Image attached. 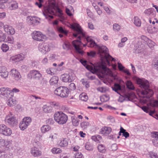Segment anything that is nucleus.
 <instances>
[{
	"instance_id": "f257e3e1",
	"label": "nucleus",
	"mask_w": 158,
	"mask_h": 158,
	"mask_svg": "<svg viewBox=\"0 0 158 158\" xmlns=\"http://www.w3.org/2000/svg\"><path fill=\"white\" fill-rule=\"evenodd\" d=\"M87 45L89 47L94 48L98 49V54L99 55L102 62L106 61L108 64H110L109 61H115L116 59L111 56L109 53L108 50L106 47L104 46H99L93 40H87Z\"/></svg>"
},
{
	"instance_id": "f03ea898",
	"label": "nucleus",
	"mask_w": 158,
	"mask_h": 158,
	"mask_svg": "<svg viewBox=\"0 0 158 158\" xmlns=\"http://www.w3.org/2000/svg\"><path fill=\"white\" fill-rule=\"evenodd\" d=\"M81 62L82 64L88 70L93 73H97L98 77L100 78L104 77L106 75H108L111 77H113L111 71L106 67V65L102 64L100 66H95L93 65L90 66L86 64V61L82 60Z\"/></svg>"
},
{
	"instance_id": "7ed1b4c3",
	"label": "nucleus",
	"mask_w": 158,
	"mask_h": 158,
	"mask_svg": "<svg viewBox=\"0 0 158 158\" xmlns=\"http://www.w3.org/2000/svg\"><path fill=\"white\" fill-rule=\"evenodd\" d=\"M136 81L139 86L144 89V90L139 91L138 94L140 97L142 98H149L153 94L152 90L149 89V82L145 79L136 78Z\"/></svg>"
},
{
	"instance_id": "20e7f679",
	"label": "nucleus",
	"mask_w": 158,
	"mask_h": 158,
	"mask_svg": "<svg viewBox=\"0 0 158 158\" xmlns=\"http://www.w3.org/2000/svg\"><path fill=\"white\" fill-rule=\"evenodd\" d=\"M54 119L55 121L59 124L65 123L68 121V116L61 111L56 112L54 114Z\"/></svg>"
},
{
	"instance_id": "39448f33",
	"label": "nucleus",
	"mask_w": 158,
	"mask_h": 158,
	"mask_svg": "<svg viewBox=\"0 0 158 158\" xmlns=\"http://www.w3.org/2000/svg\"><path fill=\"white\" fill-rule=\"evenodd\" d=\"M71 28L76 31L78 33L77 34L74 33L73 35L75 37H77L79 38V40L81 39L89 40V38L86 37L85 35L82 32V29L79 25L76 23H74L71 25Z\"/></svg>"
},
{
	"instance_id": "423d86ee",
	"label": "nucleus",
	"mask_w": 158,
	"mask_h": 158,
	"mask_svg": "<svg viewBox=\"0 0 158 158\" xmlns=\"http://www.w3.org/2000/svg\"><path fill=\"white\" fill-rule=\"evenodd\" d=\"M69 89L66 87L60 86L56 89L54 91L55 95L62 98H66L69 94Z\"/></svg>"
},
{
	"instance_id": "0eeeda50",
	"label": "nucleus",
	"mask_w": 158,
	"mask_h": 158,
	"mask_svg": "<svg viewBox=\"0 0 158 158\" xmlns=\"http://www.w3.org/2000/svg\"><path fill=\"white\" fill-rule=\"evenodd\" d=\"M11 129L4 124H0V134L6 136H10L12 134Z\"/></svg>"
},
{
	"instance_id": "6e6552de",
	"label": "nucleus",
	"mask_w": 158,
	"mask_h": 158,
	"mask_svg": "<svg viewBox=\"0 0 158 158\" xmlns=\"http://www.w3.org/2000/svg\"><path fill=\"white\" fill-rule=\"evenodd\" d=\"M72 45L74 47L76 53L82 55L84 51L82 49V43L80 40H73Z\"/></svg>"
},
{
	"instance_id": "1a4fd4ad",
	"label": "nucleus",
	"mask_w": 158,
	"mask_h": 158,
	"mask_svg": "<svg viewBox=\"0 0 158 158\" xmlns=\"http://www.w3.org/2000/svg\"><path fill=\"white\" fill-rule=\"evenodd\" d=\"M31 122V119L29 117L23 118L19 124V128L22 131H24L27 128Z\"/></svg>"
},
{
	"instance_id": "9d476101",
	"label": "nucleus",
	"mask_w": 158,
	"mask_h": 158,
	"mask_svg": "<svg viewBox=\"0 0 158 158\" xmlns=\"http://www.w3.org/2000/svg\"><path fill=\"white\" fill-rule=\"evenodd\" d=\"M4 122L6 124L11 126H14L17 123L15 118L11 114L6 116L5 118Z\"/></svg>"
},
{
	"instance_id": "9b49d317",
	"label": "nucleus",
	"mask_w": 158,
	"mask_h": 158,
	"mask_svg": "<svg viewBox=\"0 0 158 158\" xmlns=\"http://www.w3.org/2000/svg\"><path fill=\"white\" fill-rule=\"evenodd\" d=\"M28 77L30 78L40 80L42 77V74L37 70H33L31 71L28 75Z\"/></svg>"
},
{
	"instance_id": "f8f14e48",
	"label": "nucleus",
	"mask_w": 158,
	"mask_h": 158,
	"mask_svg": "<svg viewBox=\"0 0 158 158\" xmlns=\"http://www.w3.org/2000/svg\"><path fill=\"white\" fill-rule=\"evenodd\" d=\"M43 14L47 19L51 20L53 18L52 15L54 14V12L53 9L48 8L44 9Z\"/></svg>"
},
{
	"instance_id": "ddd939ff",
	"label": "nucleus",
	"mask_w": 158,
	"mask_h": 158,
	"mask_svg": "<svg viewBox=\"0 0 158 158\" xmlns=\"http://www.w3.org/2000/svg\"><path fill=\"white\" fill-rule=\"evenodd\" d=\"M75 78L74 74L71 73L69 74H64L62 75V81L64 82H71Z\"/></svg>"
},
{
	"instance_id": "4468645a",
	"label": "nucleus",
	"mask_w": 158,
	"mask_h": 158,
	"mask_svg": "<svg viewBox=\"0 0 158 158\" xmlns=\"http://www.w3.org/2000/svg\"><path fill=\"white\" fill-rule=\"evenodd\" d=\"M31 36L33 40L45 39L46 35L40 31H34L31 34Z\"/></svg>"
},
{
	"instance_id": "2eb2a0df",
	"label": "nucleus",
	"mask_w": 158,
	"mask_h": 158,
	"mask_svg": "<svg viewBox=\"0 0 158 158\" xmlns=\"http://www.w3.org/2000/svg\"><path fill=\"white\" fill-rule=\"evenodd\" d=\"M30 153L32 156L35 157H38L42 155L41 151L36 147H33L31 148Z\"/></svg>"
},
{
	"instance_id": "dca6fc26",
	"label": "nucleus",
	"mask_w": 158,
	"mask_h": 158,
	"mask_svg": "<svg viewBox=\"0 0 158 158\" xmlns=\"http://www.w3.org/2000/svg\"><path fill=\"white\" fill-rule=\"evenodd\" d=\"M10 89L7 88L2 87L0 89V97L3 98L9 96L10 94Z\"/></svg>"
},
{
	"instance_id": "f3484780",
	"label": "nucleus",
	"mask_w": 158,
	"mask_h": 158,
	"mask_svg": "<svg viewBox=\"0 0 158 158\" xmlns=\"http://www.w3.org/2000/svg\"><path fill=\"white\" fill-rule=\"evenodd\" d=\"M38 49L39 51L43 54H45L50 50L48 45L45 43L39 44Z\"/></svg>"
},
{
	"instance_id": "a211bd4d",
	"label": "nucleus",
	"mask_w": 158,
	"mask_h": 158,
	"mask_svg": "<svg viewBox=\"0 0 158 158\" xmlns=\"http://www.w3.org/2000/svg\"><path fill=\"white\" fill-rule=\"evenodd\" d=\"M10 74L13 79L16 80L20 79L21 77L20 73L15 69H12L11 70Z\"/></svg>"
},
{
	"instance_id": "6ab92c4d",
	"label": "nucleus",
	"mask_w": 158,
	"mask_h": 158,
	"mask_svg": "<svg viewBox=\"0 0 158 158\" xmlns=\"http://www.w3.org/2000/svg\"><path fill=\"white\" fill-rule=\"evenodd\" d=\"M24 58V55L23 54H18L11 56L10 60L15 62H18L23 60Z\"/></svg>"
},
{
	"instance_id": "aec40b11",
	"label": "nucleus",
	"mask_w": 158,
	"mask_h": 158,
	"mask_svg": "<svg viewBox=\"0 0 158 158\" xmlns=\"http://www.w3.org/2000/svg\"><path fill=\"white\" fill-rule=\"evenodd\" d=\"M3 28L5 31L8 34L13 35L15 33V29L10 25H5Z\"/></svg>"
},
{
	"instance_id": "412c9836",
	"label": "nucleus",
	"mask_w": 158,
	"mask_h": 158,
	"mask_svg": "<svg viewBox=\"0 0 158 158\" xmlns=\"http://www.w3.org/2000/svg\"><path fill=\"white\" fill-rule=\"evenodd\" d=\"M8 75V73L6 68L4 66L0 67V76L2 77L6 78Z\"/></svg>"
},
{
	"instance_id": "4be33fe9",
	"label": "nucleus",
	"mask_w": 158,
	"mask_h": 158,
	"mask_svg": "<svg viewBox=\"0 0 158 158\" xmlns=\"http://www.w3.org/2000/svg\"><path fill=\"white\" fill-rule=\"evenodd\" d=\"M27 19L32 24H37L40 23L38 19L35 16H28Z\"/></svg>"
},
{
	"instance_id": "5701e85b",
	"label": "nucleus",
	"mask_w": 158,
	"mask_h": 158,
	"mask_svg": "<svg viewBox=\"0 0 158 158\" xmlns=\"http://www.w3.org/2000/svg\"><path fill=\"white\" fill-rule=\"evenodd\" d=\"M132 21L136 27H140L141 25V21L140 18L137 16H135L132 19Z\"/></svg>"
},
{
	"instance_id": "b1692460",
	"label": "nucleus",
	"mask_w": 158,
	"mask_h": 158,
	"mask_svg": "<svg viewBox=\"0 0 158 158\" xmlns=\"http://www.w3.org/2000/svg\"><path fill=\"white\" fill-rule=\"evenodd\" d=\"M111 131V129L110 127H104L101 129L100 132L101 134L103 135H108L110 133Z\"/></svg>"
},
{
	"instance_id": "393cba45",
	"label": "nucleus",
	"mask_w": 158,
	"mask_h": 158,
	"mask_svg": "<svg viewBox=\"0 0 158 158\" xmlns=\"http://www.w3.org/2000/svg\"><path fill=\"white\" fill-rule=\"evenodd\" d=\"M68 140L66 138H62L59 143V146L61 147H65L68 145Z\"/></svg>"
},
{
	"instance_id": "a878e982",
	"label": "nucleus",
	"mask_w": 158,
	"mask_h": 158,
	"mask_svg": "<svg viewBox=\"0 0 158 158\" xmlns=\"http://www.w3.org/2000/svg\"><path fill=\"white\" fill-rule=\"evenodd\" d=\"M42 109L43 111L45 113H50L52 112V107L50 106L47 105H44Z\"/></svg>"
},
{
	"instance_id": "bb28decb",
	"label": "nucleus",
	"mask_w": 158,
	"mask_h": 158,
	"mask_svg": "<svg viewBox=\"0 0 158 158\" xmlns=\"http://www.w3.org/2000/svg\"><path fill=\"white\" fill-rule=\"evenodd\" d=\"M71 119L72 124L73 126L76 127L78 125L79 120L76 117L75 115L71 116Z\"/></svg>"
},
{
	"instance_id": "cd10ccee",
	"label": "nucleus",
	"mask_w": 158,
	"mask_h": 158,
	"mask_svg": "<svg viewBox=\"0 0 158 158\" xmlns=\"http://www.w3.org/2000/svg\"><path fill=\"white\" fill-rule=\"evenodd\" d=\"M10 142L8 140H6L3 139H0V146L1 147L7 146L10 144Z\"/></svg>"
},
{
	"instance_id": "c85d7f7f",
	"label": "nucleus",
	"mask_w": 158,
	"mask_h": 158,
	"mask_svg": "<svg viewBox=\"0 0 158 158\" xmlns=\"http://www.w3.org/2000/svg\"><path fill=\"white\" fill-rule=\"evenodd\" d=\"M51 129V127L48 125H44L41 128V131L42 133H44Z\"/></svg>"
},
{
	"instance_id": "c756f323",
	"label": "nucleus",
	"mask_w": 158,
	"mask_h": 158,
	"mask_svg": "<svg viewBox=\"0 0 158 158\" xmlns=\"http://www.w3.org/2000/svg\"><path fill=\"white\" fill-rule=\"evenodd\" d=\"M7 103L10 106H13L16 104V100L13 97H10L7 101Z\"/></svg>"
},
{
	"instance_id": "7c9ffc66",
	"label": "nucleus",
	"mask_w": 158,
	"mask_h": 158,
	"mask_svg": "<svg viewBox=\"0 0 158 158\" xmlns=\"http://www.w3.org/2000/svg\"><path fill=\"white\" fill-rule=\"evenodd\" d=\"M59 80V78L57 77L53 76L50 79L49 82L51 85H53L57 84Z\"/></svg>"
},
{
	"instance_id": "2f4dec72",
	"label": "nucleus",
	"mask_w": 158,
	"mask_h": 158,
	"mask_svg": "<svg viewBox=\"0 0 158 158\" xmlns=\"http://www.w3.org/2000/svg\"><path fill=\"white\" fill-rule=\"evenodd\" d=\"M144 13L145 14L151 15L153 13L154 16H155L156 15V12L153 8H150L145 10L144 11Z\"/></svg>"
},
{
	"instance_id": "473e14b6",
	"label": "nucleus",
	"mask_w": 158,
	"mask_h": 158,
	"mask_svg": "<svg viewBox=\"0 0 158 158\" xmlns=\"http://www.w3.org/2000/svg\"><path fill=\"white\" fill-rule=\"evenodd\" d=\"M144 51V46L141 44L136 49L135 52L136 53H143Z\"/></svg>"
},
{
	"instance_id": "72a5a7b5",
	"label": "nucleus",
	"mask_w": 158,
	"mask_h": 158,
	"mask_svg": "<svg viewBox=\"0 0 158 158\" xmlns=\"http://www.w3.org/2000/svg\"><path fill=\"white\" fill-rule=\"evenodd\" d=\"M126 84L127 87L129 89L133 90L135 89L133 83L131 81H127L126 83Z\"/></svg>"
},
{
	"instance_id": "f704fd0d",
	"label": "nucleus",
	"mask_w": 158,
	"mask_h": 158,
	"mask_svg": "<svg viewBox=\"0 0 158 158\" xmlns=\"http://www.w3.org/2000/svg\"><path fill=\"white\" fill-rule=\"evenodd\" d=\"M92 139L98 143L102 141V137L99 135L93 136L92 137Z\"/></svg>"
},
{
	"instance_id": "c9c22d12",
	"label": "nucleus",
	"mask_w": 158,
	"mask_h": 158,
	"mask_svg": "<svg viewBox=\"0 0 158 158\" xmlns=\"http://www.w3.org/2000/svg\"><path fill=\"white\" fill-rule=\"evenodd\" d=\"M58 134L57 133H51L50 134L48 139L51 141L52 142L54 139H57L58 138Z\"/></svg>"
},
{
	"instance_id": "e433bc0d",
	"label": "nucleus",
	"mask_w": 158,
	"mask_h": 158,
	"mask_svg": "<svg viewBox=\"0 0 158 158\" xmlns=\"http://www.w3.org/2000/svg\"><path fill=\"white\" fill-rule=\"evenodd\" d=\"M98 148L99 152L102 153H104L106 152L105 147L102 144H99L98 146Z\"/></svg>"
},
{
	"instance_id": "4c0bfd02",
	"label": "nucleus",
	"mask_w": 158,
	"mask_h": 158,
	"mask_svg": "<svg viewBox=\"0 0 158 158\" xmlns=\"http://www.w3.org/2000/svg\"><path fill=\"white\" fill-rule=\"evenodd\" d=\"M81 100L82 101L86 102L88 99V97L86 94L84 93H82L79 96Z\"/></svg>"
},
{
	"instance_id": "58836bf2",
	"label": "nucleus",
	"mask_w": 158,
	"mask_h": 158,
	"mask_svg": "<svg viewBox=\"0 0 158 158\" xmlns=\"http://www.w3.org/2000/svg\"><path fill=\"white\" fill-rule=\"evenodd\" d=\"M120 133H122L123 135L124 136L125 138H127L129 137V133L126 131V130L124 129L122 127H120Z\"/></svg>"
},
{
	"instance_id": "ea45409f",
	"label": "nucleus",
	"mask_w": 158,
	"mask_h": 158,
	"mask_svg": "<svg viewBox=\"0 0 158 158\" xmlns=\"http://www.w3.org/2000/svg\"><path fill=\"white\" fill-rule=\"evenodd\" d=\"M85 148L86 150L89 151L92 150L93 149V145L89 142H87L86 143Z\"/></svg>"
},
{
	"instance_id": "a19ab883",
	"label": "nucleus",
	"mask_w": 158,
	"mask_h": 158,
	"mask_svg": "<svg viewBox=\"0 0 158 158\" xmlns=\"http://www.w3.org/2000/svg\"><path fill=\"white\" fill-rule=\"evenodd\" d=\"M98 91L102 93H105L108 90V88L106 87H99L97 89Z\"/></svg>"
},
{
	"instance_id": "79ce46f5",
	"label": "nucleus",
	"mask_w": 158,
	"mask_h": 158,
	"mask_svg": "<svg viewBox=\"0 0 158 158\" xmlns=\"http://www.w3.org/2000/svg\"><path fill=\"white\" fill-rule=\"evenodd\" d=\"M51 151L53 154H59L62 152L60 148H52Z\"/></svg>"
},
{
	"instance_id": "37998d69",
	"label": "nucleus",
	"mask_w": 158,
	"mask_h": 158,
	"mask_svg": "<svg viewBox=\"0 0 158 158\" xmlns=\"http://www.w3.org/2000/svg\"><path fill=\"white\" fill-rule=\"evenodd\" d=\"M148 32L151 33H156L158 32V27L157 26L154 27L151 30L150 29L148 28Z\"/></svg>"
},
{
	"instance_id": "c03bdc74",
	"label": "nucleus",
	"mask_w": 158,
	"mask_h": 158,
	"mask_svg": "<svg viewBox=\"0 0 158 158\" xmlns=\"http://www.w3.org/2000/svg\"><path fill=\"white\" fill-rule=\"evenodd\" d=\"M1 49L3 52H6L9 50V47L7 45L3 44L1 47Z\"/></svg>"
},
{
	"instance_id": "a18cd8bd",
	"label": "nucleus",
	"mask_w": 158,
	"mask_h": 158,
	"mask_svg": "<svg viewBox=\"0 0 158 158\" xmlns=\"http://www.w3.org/2000/svg\"><path fill=\"white\" fill-rule=\"evenodd\" d=\"M109 97L106 95L102 96L100 98L101 101L103 102L107 101L109 100Z\"/></svg>"
},
{
	"instance_id": "49530a36",
	"label": "nucleus",
	"mask_w": 158,
	"mask_h": 158,
	"mask_svg": "<svg viewBox=\"0 0 158 158\" xmlns=\"http://www.w3.org/2000/svg\"><path fill=\"white\" fill-rule=\"evenodd\" d=\"M63 47L64 49L68 50L71 48V46L69 43H64L63 45Z\"/></svg>"
},
{
	"instance_id": "de8ad7c7",
	"label": "nucleus",
	"mask_w": 158,
	"mask_h": 158,
	"mask_svg": "<svg viewBox=\"0 0 158 158\" xmlns=\"http://www.w3.org/2000/svg\"><path fill=\"white\" fill-rule=\"evenodd\" d=\"M89 123L88 122H83L81 123V127L83 129L86 128L89 126Z\"/></svg>"
},
{
	"instance_id": "09e8293b",
	"label": "nucleus",
	"mask_w": 158,
	"mask_h": 158,
	"mask_svg": "<svg viewBox=\"0 0 158 158\" xmlns=\"http://www.w3.org/2000/svg\"><path fill=\"white\" fill-rule=\"evenodd\" d=\"M57 30L59 32L66 35L67 33V31L64 30L62 27H60L57 28Z\"/></svg>"
},
{
	"instance_id": "8fccbe9b",
	"label": "nucleus",
	"mask_w": 158,
	"mask_h": 158,
	"mask_svg": "<svg viewBox=\"0 0 158 158\" xmlns=\"http://www.w3.org/2000/svg\"><path fill=\"white\" fill-rule=\"evenodd\" d=\"M149 155L150 157L151 158H157L158 157L157 154L155 152H150L149 153Z\"/></svg>"
},
{
	"instance_id": "3c124183",
	"label": "nucleus",
	"mask_w": 158,
	"mask_h": 158,
	"mask_svg": "<svg viewBox=\"0 0 158 158\" xmlns=\"http://www.w3.org/2000/svg\"><path fill=\"white\" fill-rule=\"evenodd\" d=\"M148 46L152 48L155 46V43L152 40H148Z\"/></svg>"
},
{
	"instance_id": "603ef678",
	"label": "nucleus",
	"mask_w": 158,
	"mask_h": 158,
	"mask_svg": "<svg viewBox=\"0 0 158 158\" xmlns=\"http://www.w3.org/2000/svg\"><path fill=\"white\" fill-rule=\"evenodd\" d=\"M120 26L118 24L115 23L113 25V28L115 31H118L120 29Z\"/></svg>"
},
{
	"instance_id": "864d4df0",
	"label": "nucleus",
	"mask_w": 158,
	"mask_h": 158,
	"mask_svg": "<svg viewBox=\"0 0 158 158\" xmlns=\"http://www.w3.org/2000/svg\"><path fill=\"white\" fill-rule=\"evenodd\" d=\"M74 158H84V156L81 152H77L75 154Z\"/></svg>"
},
{
	"instance_id": "5fc2aeb1",
	"label": "nucleus",
	"mask_w": 158,
	"mask_h": 158,
	"mask_svg": "<svg viewBox=\"0 0 158 158\" xmlns=\"http://www.w3.org/2000/svg\"><path fill=\"white\" fill-rule=\"evenodd\" d=\"M152 137L153 139H158V132L154 131L152 133Z\"/></svg>"
},
{
	"instance_id": "6e6d98bb",
	"label": "nucleus",
	"mask_w": 158,
	"mask_h": 158,
	"mask_svg": "<svg viewBox=\"0 0 158 158\" xmlns=\"http://www.w3.org/2000/svg\"><path fill=\"white\" fill-rule=\"evenodd\" d=\"M7 156V154L3 151L0 150V158H5Z\"/></svg>"
},
{
	"instance_id": "4d7b16f0",
	"label": "nucleus",
	"mask_w": 158,
	"mask_h": 158,
	"mask_svg": "<svg viewBox=\"0 0 158 158\" xmlns=\"http://www.w3.org/2000/svg\"><path fill=\"white\" fill-rule=\"evenodd\" d=\"M104 10H105L106 13L108 14H110L111 12V10L108 8V7L106 6H104L103 7Z\"/></svg>"
},
{
	"instance_id": "13d9d810",
	"label": "nucleus",
	"mask_w": 158,
	"mask_h": 158,
	"mask_svg": "<svg viewBox=\"0 0 158 158\" xmlns=\"http://www.w3.org/2000/svg\"><path fill=\"white\" fill-rule=\"evenodd\" d=\"M11 7L12 9H16L18 7V5L17 3L15 2H13L11 4Z\"/></svg>"
},
{
	"instance_id": "bf43d9fd",
	"label": "nucleus",
	"mask_w": 158,
	"mask_h": 158,
	"mask_svg": "<svg viewBox=\"0 0 158 158\" xmlns=\"http://www.w3.org/2000/svg\"><path fill=\"white\" fill-rule=\"evenodd\" d=\"M69 88L72 90H75L76 88L75 84L73 83H71L69 85Z\"/></svg>"
},
{
	"instance_id": "052dcab7",
	"label": "nucleus",
	"mask_w": 158,
	"mask_h": 158,
	"mask_svg": "<svg viewBox=\"0 0 158 158\" xmlns=\"http://www.w3.org/2000/svg\"><path fill=\"white\" fill-rule=\"evenodd\" d=\"M117 149V146L116 144H113L111 147V150L112 151H115Z\"/></svg>"
},
{
	"instance_id": "680f3d73",
	"label": "nucleus",
	"mask_w": 158,
	"mask_h": 158,
	"mask_svg": "<svg viewBox=\"0 0 158 158\" xmlns=\"http://www.w3.org/2000/svg\"><path fill=\"white\" fill-rule=\"evenodd\" d=\"M87 54L88 56L91 57H93L95 55V52L94 51H91L90 52H87Z\"/></svg>"
},
{
	"instance_id": "e2e57ef3",
	"label": "nucleus",
	"mask_w": 158,
	"mask_h": 158,
	"mask_svg": "<svg viewBox=\"0 0 158 158\" xmlns=\"http://www.w3.org/2000/svg\"><path fill=\"white\" fill-rule=\"evenodd\" d=\"M39 1V2H36L35 3V4L39 8H40L42 7V3L43 2V0H38Z\"/></svg>"
},
{
	"instance_id": "0e129e2a",
	"label": "nucleus",
	"mask_w": 158,
	"mask_h": 158,
	"mask_svg": "<svg viewBox=\"0 0 158 158\" xmlns=\"http://www.w3.org/2000/svg\"><path fill=\"white\" fill-rule=\"evenodd\" d=\"M65 11L67 14L69 16H72L73 14L71 12L70 10L68 8H66L65 9Z\"/></svg>"
},
{
	"instance_id": "69168bd1",
	"label": "nucleus",
	"mask_w": 158,
	"mask_h": 158,
	"mask_svg": "<svg viewBox=\"0 0 158 158\" xmlns=\"http://www.w3.org/2000/svg\"><path fill=\"white\" fill-rule=\"evenodd\" d=\"M118 68L120 71H123L124 68V67L119 62L118 63Z\"/></svg>"
},
{
	"instance_id": "338daca9",
	"label": "nucleus",
	"mask_w": 158,
	"mask_h": 158,
	"mask_svg": "<svg viewBox=\"0 0 158 158\" xmlns=\"http://www.w3.org/2000/svg\"><path fill=\"white\" fill-rule=\"evenodd\" d=\"M46 72L48 74H50L51 75H52L54 74V73L52 70V69H47L46 70Z\"/></svg>"
},
{
	"instance_id": "774afa93",
	"label": "nucleus",
	"mask_w": 158,
	"mask_h": 158,
	"mask_svg": "<svg viewBox=\"0 0 158 158\" xmlns=\"http://www.w3.org/2000/svg\"><path fill=\"white\" fill-rule=\"evenodd\" d=\"M88 27L91 30H93L94 29V26L91 23H88Z\"/></svg>"
}]
</instances>
